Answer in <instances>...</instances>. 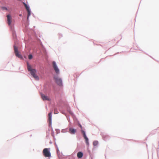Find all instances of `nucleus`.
<instances>
[{
    "mask_svg": "<svg viewBox=\"0 0 159 159\" xmlns=\"http://www.w3.org/2000/svg\"><path fill=\"white\" fill-rule=\"evenodd\" d=\"M20 16H21V15H19Z\"/></svg>",
    "mask_w": 159,
    "mask_h": 159,
    "instance_id": "nucleus-18",
    "label": "nucleus"
},
{
    "mask_svg": "<svg viewBox=\"0 0 159 159\" xmlns=\"http://www.w3.org/2000/svg\"><path fill=\"white\" fill-rule=\"evenodd\" d=\"M27 69L30 71L31 75L36 80H39V77L36 75L37 71L35 69L32 68L31 66L27 63Z\"/></svg>",
    "mask_w": 159,
    "mask_h": 159,
    "instance_id": "nucleus-1",
    "label": "nucleus"
},
{
    "mask_svg": "<svg viewBox=\"0 0 159 159\" xmlns=\"http://www.w3.org/2000/svg\"><path fill=\"white\" fill-rule=\"evenodd\" d=\"M52 111L50 112L48 114V121L50 124H51L52 123Z\"/></svg>",
    "mask_w": 159,
    "mask_h": 159,
    "instance_id": "nucleus-11",
    "label": "nucleus"
},
{
    "mask_svg": "<svg viewBox=\"0 0 159 159\" xmlns=\"http://www.w3.org/2000/svg\"><path fill=\"white\" fill-rule=\"evenodd\" d=\"M83 156V153L81 152H79L77 153V156L79 158H81Z\"/></svg>",
    "mask_w": 159,
    "mask_h": 159,
    "instance_id": "nucleus-12",
    "label": "nucleus"
},
{
    "mask_svg": "<svg viewBox=\"0 0 159 159\" xmlns=\"http://www.w3.org/2000/svg\"><path fill=\"white\" fill-rule=\"evenodd\" d=\"M52 66L56 73L57 74H59L60 73L59 70L58 69L56 62L54 61H53L52 62Z\"/></svg>",
    "mask_w": 159,
    "mask_h": 159,
    "instance_id": "nucleus-4",
    "label": "nucleus"
},
{
    "mask_svg": "<svg viewBox=\"0 0 159 159\" xmlns=\"http://www.w3.org/2000/svg\"><path fill=\"white\" fill-rule=\"evenodd\" d=\"M33 56L31 54H30L28 56V58L30 59H31L32 58Z\"/></svg>",
    "mask_w": 159,
    "mask_h": 159,
    "instance_id": "nucleus-14",
    "label": "nucleus"
},
{
    "mask_svg": "<svg viewBox=\"0 0 159 159\" xmlns=\"http://www.w3.org/2000/svg\"><path fill=\"white\" fill-rule=\"evenodd\" d=\"M43 153L45 157H50L51 156L50 152L48 148H45L43 149Z\"/></svg>",
    "mask_w": 159,
    "mask_h": 159,
    "instance_id": "nucleus-2",
    "label": "nucleus"
},
{
    "mask_svg": "<svg viewBox=\"0 0 159 159\" xmlns=\"http://www.w3.org/2000/svg\"><path fill=\"white\" fill-rule=\"evenodd\" d=\"M41 98L43 100H49V99L48 96H45L43 94H41Z\"/></svg>",
    "mask_w": 159,
    "mask_h": 159,
    "instance_id": "nucleus-10",
    "label": "nucleus"
},
{
    "mask_svg": "<svg viewBox=\"0 0 159 159\" xmlns=\"http://www.w3.org/2000/svg\"><path fill=\"white\" fill-rule=\"evenodd\" d=\"M79 126H80V127L81 128V130H82V125H80V124H79Z\"/></svg>",
    "mask_w": 159,
    "mask_h": 159,
    "instance_id": "nucleus-15",
    "label": "nucleus"
},
{
    "mask_svg": "<svg viewBox=\"0 0 159 159\" xmlns=\"http://www.w3.org/2000/svg\"><path fill=\"white\" fill-rule=\"evenodd\" d=\"M14 50L15 52V54L16 56L20 58H22V57L21 55L19 54V52L18 51V48H17L15 46H14Z\"/></svg>",
    "mask_w": 159,
    "mask_h": 159,
    "instance_id": "nucleus-6",
    "label": "nucleus"
},
{
    "mask_svg": "<svg viewBox=\"0 0 159 159\" xmlns=\"http://www.w3.org/2000/svg\"><path fill=\"white\" fill-rule=\"evenodd\" d=\"M71 114H72V113L71 112L70 113Z\"/></svg>",
    "mask_w": 159,
    "mask_h": 159,
    "instance_id": "nucleus-17",
    "label": "nucleus"
},
{
    "mask_svg": "<svg viewBox=\"0 0 159 159\" xmlns=\"http://www.w3.org/2000/svg\"><path fill=\"white\" fill-rule=\"evenodd\" d=\"M81 131L83 134V137L85 139L86 143L87 145H89V139L86 135L85 132L83 130H81Z\"/></svg>",
    "mask_w": 159,
    "mask_h": 159,
    "instance_id": "nucleus-7",
    "label": "nucleus"
},
{
    "mask_svg": "<svg viewBox=\"0 0 159 159\" xmlns=\"http://www.w3.org/2000/svg\"><path fill=\"white\" fill-rule=\"evenodd\" d=\"M7 23L9 25H10L11 23V17L10 15H8L7 16Z\"/></svg>",
    "mask_w": 159,
    "mask_h": 159,
    "instance_id": "nucleus-8",
    "label": "nucleus"
},
{
    "mask_svg": "<svg viewBox=\"0 0 159 159\" xmlns=\"http://www.w3.org/2000/svg\"><path fill=\"white\" fill-rule=\"evenodd\" d=\"M56 110H55L54 111V113L55 114H56L57 113H56Z\"/></svg>",
    "mask_w": 159,
    "mask_h": 159,
    "instance_id": "nucleus-16",
    "label": "nucleus"
},
{
    "mask_svg": "<svg viewBox=\"0 0 159 159\" xmlns=\"http://www.w3.org/2000/svg\"><path fill=\"white\" fill-rule=\"evenodd\" d=\"M98 142L97 141H94L93 142V145L94 146H96L97 145V144H98Z\"/></svg>",
    "mask_w": 159,
    "mask_h": 159,
    "instance_id": "nucleus-13",
    "label": "nucleus"
},
{
    "mask_svg": "<svg viewBox=\"0 0 159 159\" xmlns=\"http://www.w3.org/2000/svg\"><path fill=\"white\" fill-rule=\"evenodd\" d=\"M23 3L24 5L28 12V16L27 19L28 20L29 16L30 15V11L29 7L24 2H23Z\"/></svg>",
    "mask_w": 159,
    "mask_h": 159,
    "instance_id": "nucleus-5",
    "label": "nucleus"
},
{
    "mask_svg": "<svg viewBox=\"0 0 159 159\" xmlns=\"http://www.w3.org/2000/svg\"><path fill=\"white\" fill-rule=\"evenodd\" d=\"M69 132L71 134H74L76 132V130L70 128L69 129Z\"/></svg>",
    "mask_w": 159,
    "mask_h": 159,
    "instance_id": "nucleus-9",
    "label": "nucleus"
},
{
    "mask_svg": "<svg viewBox=\"0 0 159 159\" xmlns=\"http://www.w3.org/2000/svg\"><path fill=\"white\" fill-rule=\"evenodd\" d=\"M54 79L55 82L57 84L60 86L62 85V81L61 78H59L58 76H55L54 77Z\"/></svg>",
    "mask_w": 159,
    "mask_h": 159,
    "instance_id": "nucleus-3",
    "label": "nucleus"
}]
</instances>
